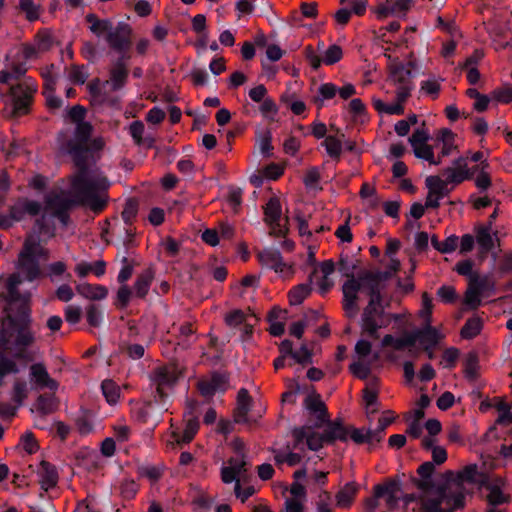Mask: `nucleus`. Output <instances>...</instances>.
<instances>
[{"label":"nucleus","mask_w":512,"mask_h":512,"mask_svg":"<svg viewBox=\"0 0 512 512\" xmlns=\"http://www.w3.org/2000/svg\"><path fill=\"white\" fill-rule=\"evenodd\" d=\"M47 251L35 240L25 241L19 254L17 272L8 280V292L5 299V317L0 329V377L18 371L16 363L5 354L11 353L17 358H23L27 347L33 344L34 334L30 329V294H21L19 285L22 279L33 281L38 278L40 261L47 260Z\"/></svg>","instance_id":"nucleus-1"},{"label":"nucleus","mask_w":512,"mask_h":512,"mask_svg":"<svg viewBox=\"0 0 512 512\" xmlns=\"http://www.w3.org/2000/svg\"><path fill=\"white\" fill-rule=\"evenodd\" d=\"M78 171L73 175L68 199L63 192L51 193L46 202L45 210L54 215H61L72 202L81 203L94 211H100L106 203L105 190L108 182L102 174L94 168L84 166L77 162Z\"/></svg>","instance_id":"nucleus-2"},{"label":"nucleus","mask_w":512,"mask_h":512,"mask_svg":"<svg viewBox=\"0 0 512 512\" xmlns=\"http://www.w3.org/2000/svg\"><path fill=\"white\" fill-rule=\"evenodd\" d=\"M476 472L475 465L467 466L459 473L457 481L449 482L442 488L426 490L421 500L416 503L419 512H453L456 508L463 506V483L472 482Z\"/></svg>","instance_id":"nucleus-3"},{"label":"nucleus","mask_w":512,"mask_h":512,"mask_svg":"<svg viewBox=\"0 0 512 512\" xmlns=\"http://www.w3.org/2000/svg\"><path fill=\"white\" fill-rule=\"evenodd\" d=\"M384 284L381 279L371 273L360 274L357 278L351 277L345 281L342 290L344 295L343 307L349 317L356 316L358 312L357 300L359 294H367L370 299L374 295L381 296Z\"/></svg>","instance_id":"nucleus-4"},{"label":"nucleus","mask_w":512,"mask_h":512,"mask_svg":"<svg viewBox=\"0 0 512 512\" xmlns=\"http://www.w3.org/2000/svg\"><path fill=\"white\" fill-rule=\"evenodd\" d=\"M232 451L235 453L232 456L228 464L223 466L221 469V478L224 483H231L236 481L235 485V494L238 498L241 499L242 502H245L250 496L254 494L253 487H247L244 490H241L239 484V477L245 472V454H244V443L241 439H234L231 442Z\"/></svg>","instance_id":"nucleus-5"},{"label":"nucleus","mask_w":512,"mask_h":512,"mask_svg":"<svg viewBox=\"0 0 512 512\" xmlns=\"http://www.w3.org/2000/svg\"><path fill=\"white\" fill-rule=\"evenodd\" d=\"M397 319V315L385 313L381 296L374 295L361 316L362 334L377 339L379 337L378 330L388 326L392 320Z\"/></svg>","instance_id":"nucleus-6"},{"label":"nucleus","mask_w":512,"mask_h":512,"mask_svg":"<svg viewBox=\"0 0 512 512\" xmlns=\"http://www.w3.org/2000/svg\"><path fill=\"white\" fill-rule=\"evenodd\" d=\"M388 61L390 80L397 86V97L400 101H406L413 89L411 76L412 70L415 69V64L412 61L404 64L391 56H388Z\"/></svg>","instance_id":"nucleus-7"},{"label":"nucleus","mask_w":512,"mask_h":512,"mask_svg":"<svg viewBox=\"0 0 512 512\" xmlns=\"http://www.w3.org/2000/svg\"><path fill=\"white\" fill-rule=\"evenodd\" d=\"M85 109L81 106H74L69 111L70 119L76 123L75 140L69 145L68 151L75 157L87 152L90 148L89 137L92 127L89 123L83 122Z\"/></svg>","instance_id":"nucleus-8"},{"label":"nucleus","mask_w":512,"mask_h":512,"mask_svg":"<svg viewBox=\"0 0 512 512\" xmlns=\"http://www.w3.org/2000/svg\"><path fill=\"white\" fill-rule=\"evenodd\" d=\"M356 360L350 365L352 373L364 379L370 372V366L378 360V353L372 352V345L366 339H360L355 345Z\"/></svg>","instance_id":"nucleus-9"},{"label":"nucleus","mask_w":512,"mask_h":512,"mask_svg":"<svg viewBox=\"0 0 512 512\" xmlns=\"http://www.w3.org/2000/svg\"><path fill=\"white\" fill-rule=\"evenodd\" d=\"M36 90V85L31 79H24L16 86L11 87L13 113L15 115L18 116L27 113L32 96Z\"/></svg>","instance_id":"nucleus-10"},{"label":"nucleus","mask_w":512,"mask_h":512,"mask_svg":"<svg viewBox=\"0 0 512 512\" xmlns=\"http://www.w3.org/2000/svg\"><path fill=\"white\" fill-rule=\"evenodd\" d=\"M264 220L270 226L275 235H284L288 228V218L283 217L280 200L277 197L271 198L264 208Z\"/></svg>","instance_id":"nucleus-11"},{"label":"nucleus","mask_w":512,"mask_h":512,"mask_svg":"<svg viewBox=\"0 0 512 512\" xmlns=\"http://www.w3.org/2000/svg\"><path fill=\"white\" fill-rule=\"evenodd\" d=\"M258 259L263 266L274 270L283 278L290 277L294 273L292 265L284 262L277 250L265 249L258 253Z\"/></svg>","instance_id":"nucleus-12"},{"label":"nucleus","mask_w":512,"mask_h":512,"mask_svg":"<svg viewBox=\"0 0 512 512\" xmlns=\"http://www.w3.org/2000/svg\"><path fill=\"white\" fill-rule=\"evenodd\" d=\"M180 376V371L175 365H166L154 370L151 380L156 386V391L160 397H163L165 390L172 387Z\"/></svg>","instance_id":"nucleus-13"},{"label":"nucleus","mask_w":512,"mask_h":512,"mask_svg":"<svg viewBox=\"0 0 512 512\" xmlns=\"http://www.w3.org/2000/svg\"><path fill=\"white\" fill-rule=\"evenodd\" d=\"M131 35L132 29L128 24L118 23L111 27L105 39L112 49L123 53L131 45Z\"/></svg>","instance_id":"nucleus-14"},{"label":"nucleus","mask_w":512,"mask_h":512,"mask_svg":"<svg viewBox=\"0 0 512 512\" xmlns=\"http://www.w3.org/2000/svg\"><path fill=\"white\" fill-rule=\"evenodd\" d=\"M334 263L330 260L322 262L314 268L312 274L309 276V281L314 283L321 294L328 292L334 285Z\"/></svg>","instance_id":"nucleus-15"},{"label":"nucleus","mask_w":512,"mask_h":512,"mask_svg":"<svg viewBox=\"0 0 512 512\" xmlns=\"http://www.w3.org/2000/svg\"><path fill=\"white\" fill-rule=\"evenodd\" d=\"M428 139V132L422 128L414 131L412 136L409 138V142L416 157L437 165L439 162L435 160L433 148L427 143Z\"/></svg>","instance_id":"nucleus-16"},{"label":"nucleus","mask_w":512,"mask_h":512,"mask_svg":"<svg viewBox=\"0 0 512 512\" xmlns=\"http://www.w3.org/2000/svg\"><path fill=\"white\" fill-rule=\"evenodd\" d=\"M426 187L428 194L425 205L427 208H437L439 201L449 193L448 181L438 176H429L426 178Z\"/></svg>","instance_id":"nucleus-17"},{"label":"nucleus","mask_w":512,"mask_h":512,"mask_svg":"<svg viewBox=\"0 0 512 512\" xmlns=\"http://www.w3.org/2000/svg\"><path fill=\"white\" fill-rule=\"evenodd\" d=\"M40 211V205L35 201L20 200L11 209V219L0 216V226L9 227L12 221H18L22 219L24 214L36 215Z\"/></svg>","instance_id":"nucleus-18"},{"label":"nucleus","mask_w":512,"mask_h":512,"mask_svg":"<svg viewBox=\"0 0 512 512\" xmlns=\"http://www.w3.org/2000/svg\"><path fill=\"white\" fill-rule=\"evenodd\" d=\"M375 495L378 498H383L390 509H394L402 498L403 492L398 482L390 481L385 485L376 486Z\"/></svg>","instance_id":"nucleus-19"},{"label":"nucleus","mask_w":512,"mask_h":512,"mask_svg":"<svg viewBox=\"0 0 512 512\" xmlns=\"http://www.w3.org/2000/svg\"><path fill=\"white\" fill-rule=\"evenodd\" d=\"M305 408L309 413L310 419L315 421V425L319 427L327 421L328 416L326 407L318 395L310 394L305 399Z\"/></svg>","instance_id":"nucleus-20"},{"label":"nucleus","mask_w":512,"mask_h":512,"mask_svg":"<svg viewBox=\"0 0 512 512\" xmlns=\"http://www.w3.org/2000/svg\"><path fill=\"white\" fill-rule=\"evenodd\" d=\"M294 436L298 443L305 441L311 450H318L324 445V443H326L324 435L314 431L309 426L296 429L294 431Z\"/></svg>","instance_id":"nucleus-21"},{"label":"nucleus","mask_w":512,"mask_h":512,"mask_svg":"<svg viewBox=\"0 0 512 512\" xmlns=\"http://www.w3.org/2000/svg\"><path fill=\"white\" fill-rule=\"evenodd\" d=\"M251 398L245 389H241L237 396V408L235 410V421L237 423H255L256 418L249 415Z\"/></svg>","instance_id":"nucleus-22"},{"label":"nucleus","mask_w":512,"mask_h":512,"mask_svg":"<svg viewBox=\"0 0 512 512\" xmlns=\"http://www.w3.org/2000/svg\"><path fill=\"white\" fill-rule=\"evenodd\" d=\"M418 340V335L413 332H408L400 337H394L387 334L383 337L381 345L383 348L391 347L394 350L400 351L406 348H412Z\"/></svg>","instance_id":"nucleus-23"},{"label":"nucleus","mask_w":512,"mask_h":512,"mask_svg":"<svg viewBox=\"0 0 512 512\" xmlns=\"http://www.w3.org/2000/svg\"><path fill=\"white\" fill-rule=\"evenodd\" d=\"M37 475L42 490L49 491L57 485L58 473L55 467L46 461L39 464Z\"/></svg>","instance_id":"nucleus-24"},{"label":"nucleus","mask_w":512,"mask_h":512,"mask_svg":"<svg viewBox=\"0 0 512 512\" xmlns=\"http://www.w3.org/2000/svg\"><path fill=\"white\" fill-rule=\"evenodd\" d=\"M473 172L467 167L466 159L460 158L455 162V166L447 169L444 173L445 179L449 184H459L469 179Z\"/></svg>","instance_id":"nucleus-25"},{"label":"nucleus","mask_w":512,"mask_h":512,"mask_svg":"<svg viewBox=\"0 0 512 512\" xmlns=\"http://www.w3.org/2000/svg\"><path fill=\"white\" fill-rule=\"evenodd\" d=\"M30 375L32 381H34L39 388H48L54 391L58 387L57 382L49 376L46 368L40 363L31 366Z\"/></svg>","instance_id":"nucleus-26"},{"label":"nucleus","mask_w":512,"mask_h":512,"mask_svg":"<svg viewBox=\"0 0 512 512\" xmlns=\"http://www.w3.org/2000/svg\"><path fill=\"white\" fill-rule=\"evenodd\" d=\"M476 241L480 247L481 253H488L494 247L496 233H492L491 223L487 226H479L475 229Z\"/></svg>","instance_id":"nucleus-27"},{"label":"nucleus","mask_w":512,"mask_h":512,"mask_svg":"<svg viewBox=\"0 0 512 512\" xmlns=\"http://www.w3.org/2000/svg\"><path fill=\"white\" fill-rule=\"evenodd\" d=\"M348 430H349L348 439L353 440L357 444L368 443L370 445H373L375 443L380 442L382 439L380 432H375L372 430L357 429V428H353V427H348Z\"/></svg>","instance_id":"nucleus-28"},{"label":"nucleus","mask_w":512,"mask_h":512,"mask_svg":"<svg viewBox=\"0 0 512 512\" xmlns=\"http://www.w3.org/2000/svg\"><path fill=\"white\" fill-rule=\"evenodd\" d=\"M327 474L328 472L311 470L307 465H305V467L294 472V478L295 480H300L308 476L310 484L321 487L327 482Z\"/></svg>","instance_id":"nucleus-29"},{"label":"nucleus","mask_w":512,"mask_h":512,"mask_svg":"<svg viewBox=\"0 0 512 512\" xmlns=\"http://www.w3.org/2000/svg\"><path fill=\"white\" fill-rule=\"evenodd\" d=\"M413 334L418 335L417 342H419L427 351L442 337L438 330L433 328L431 325L424 326L423 329L415 331Z\"/></svg>","instance_id":"nucleus-30"},{"label":"nucleus","mask_w":512,"mask_h":512,"mask_svg":"<svg viewBox=\"0 0 512 512\" xmlns=\"http://www.w3.org/2000/svg\"><path fill=\"white\" fill-rule=\"evenodd\" d=\"M338 88L333 83H323L315 91L312 102L321 109L326 100H330L337 94Z\"/></svg>","instance_id":"nucleus-31"},{"label":"nucleus","mask_w":512,"mask_h":512,"mask_svg":"<svg viewBox=\"0 0 512 512\" xmlns=\"http://www.w3.org/2000/svg\"><path fill=\"white\" fill-rule=\"evenodd\" d=\"M77 292L90 300H102L106 298L108 294V290L106 287L102 285H92L88 283H82L77 285Z\"/></svg>","instance_id":"nucleus-32"},{"label":"nucleus","mask_w":512,"mask_h":512,"mask_svg":"<svg viewBox=\"0 0 512 512\" xmlns=\"http://www.w3.org/2000/svg\"><path fill=\"white\" fill-rule=\"evenodd\" d=\"M250 318V316H247V314L241 310H233L226 315L225 321L231 327H237L243 324L244 332L248 334L251 332L253 326V323L250 322Z\"/></svg>","instance_id":"nucleus-33"},{"label":"nucleus","mask_w":512,"mask_h":512,"mask_svg":"<svg viewBox=\"0 0 512 512\" xmlns=\"http://www.w3.org/2000/svg\"><path fill=\"white\" fill-rule=\"evenodd\" d=\"M226 380L223 376L213 375L210 380H202L198 387L204 396H209L218 390H224Z\"/></svg>","instance_id":"nucleus-34"},{"label":"nucleus","mask_w":512,"mask_h":512,"mask_svg":"<svg viewBox=\"0 0 512 512\" xmlns=\"http://www.w3.org/2000/svg\"><path fill=\"white\" fill-rule=\"evenodd\" d=\"M198 428H199L198 421L195 418L190 417L186 421L185 428H184L183 434L181 436L179 434H177L176 432L172 433L174 441L177 444L191 442L192 439L194 438V436L196 435Z\"/></svg>","instance_id":"nucleus-35"},{"label":"nucleus","mask_w":512,"mask_h":512,"mask_svg":"<svg viewBox=\"0 0 512 512\" xmlns=\"http://www.w3.org/2000/svg\"><path fill=\"white\" fill-rule=\"evenodd\" d=\"M405 101H400L396 96V100L392 103H385L380 99H374L373 104L375 109L379 113H386L388 115H401L404 113L403 103Z\"/></svg>","instance_id":"nucleus-36"},{"label":"nucleus","mask_w":512,"mask_h":512,"mask_svg":"<svg viewBox=\"0 0 512 512\" xmlns=\"http://www.w3.org/2000/svg\"><path fill=\"white\" fill-rule=\"evenodd\" d=\"M87 21L90 23V30L97 36L105 35L107 36L108 32L111 30L113 26L112 22L108 19H98L95 15H88Z\"/></svg>","instance_id":"nucleus-37"},{"label":"nucleus","mask_w":512,"mask_h":512,"mask_svg":"<svg viewBox=\"0 0 512 512\" xmlns=\"http://www.w3.org/2000/svg\"><path fill=\"white\" fill-rule=\"evenodd\" d=\"M357 488L354 484H346L337 494L336 503L341 508H348L353 502Z\"/></svg>","instance_id":"nucleus-38"},{"label":"nucleus","mask_w":512,"mask_h":512,"mask_svg":"<svg viewBox=\"0 0 512 512\" xmlns=\"http://www.w3.org/2000/svg\"><path fill=\"white\" fill-rule=\"evenodd\" d=\"M349 435L348 427L340 424H330L325 430V441L330 442L334 440L347 441Z\"/></svg>","instance_id":"nucleus-39"},{"label":"nucleus","mask_w":512,"mask_h":512,"mask_svg":"<svg viewBox=\"0 0 512 512\" xmlns=\"http://www.w3.org/2000/svg\"><path fill=\"white\" fill-rule=\"evenodd\" d=\"M310 293H311L310 284H307V283L299 284V285L293 287L289 291V293H288L289 302L292 305H299L310 295Z\"/></svg>","instance_id":"nucleus-40"},{"label":"nucleus","mask_w":512,"mask_h":512,"mask_svg":"<svg viewBox=\"0 0 512 512\" xmlns=\"http://www.w3.org/2000/svg\"><path fill=\"white\" fill-rule=\"evenodd\" d=\"M101 388L103 395L109 404H115L119 400L120 388L115 382L105 380L103 381Z\"/></svg>","instance_id":"nucleus-41"},{"label":"nucleus","mask_w":512,"mask_h":512,"mask_svg":"<svg viewBox=\"0 0 512 512\" xmlns=\"http://www.w3.org/2000/svg\"><path fill=\"white\" fill-rule=\"evenodd\" d=\"M19 9L25 14L29 21H35L40 16V7L34 2V0H20Z\"/></svg>","instance_id":"nucleus-42"},{"label":"nucleus","mask_w":512,"mask_h":512,"mask_svg":"<svg viewBox=\"0 0 512 512\" xmlns=\"http://www.w3.org/2000/svg\"><path fill=\"white\" fill-rule=\"evenodd\" d=\"M274 460L277 465L287 464L288 466H296L301 463L302 458L298 453L277 451L274 454Z\"/></svg>","instance_id":"nucleus-43"},{"label":"nucleus","mask_w":512,"mask_h":512,"mask_svg":"<svg viewBox=\"0 0 512 512\" xmlns=\"http://www.w3.org/2000/svg\"><path fill=\"white\" fill-rule=\"evenodd\" d=\"M425 428L430 436L423 438L422 445L429 449L435 443L433 436L437 435L441 431V424L436 419H430L426 422Z\"/></svg>","instance_id":"nucleus-44"},{"label":"nucleus","mask_w":512,"mask_h":512,"mask_svg":"<svg viewBox=\"0 0 512 512\" xmlns=\"http://www.w3.org/2000/svg\"><path fill=\"white\" fill-rule=\"evenodd\" d=\"M363 399L368 413L377 411V395L378 391L374 385L367 386L363 392Z\"/></svg>","instance_id":"nucleus-45"},{"label":"nucleus","mask_w":512,"mask_h":512,"mask_svg":"<svg viewBox=\"0 0 512 512\" xmlns=\"http://www.w3.org/2000/svg\"><path fill=\"white\" fill-rule=\"evenodd\" d=\"M481 302V289L477 283H471L465 294V303L471 308H476Z\"/></svg>","instance_id":"nucleus-46"},{"label":"nucleus","mask_w":512,"mask_h":512,"mask_svg":"<svg viewBox=\"0 0 512 512\" xmlns=\"http://www.w3.org/2000/svg\"><path fill=\"white\" fill-rule=\"evenodd\" d=\"M439 140L442 142V155H449L455 148L454 134L448 129H443L439 133Z\"/></svg>","instance_id":"nucleus-47"},{"label":"nucleus","mask_w":512,"mask_h":512,"mask_svg":"<svg viewBox=\"0 0 512 512\" xmlns=\"http://www.w3.org/2000/svg\"><path fill=\"white\" fill-rule=\"evenodd\" d=\"M482 323L478 318L469 319L461 330L463 338H473L481 331Z\"/></svg>","instance_id":"nucleus-48"},{"label":"nucleus","mask_w":512,"mask_h":512,"mask_svg":"<svg viewBox=\"0 0 512 512\" xmlns=\"http://www.w3.org/2000/svg\"><path fill=\"white\" fill-rule=\"evenodd\" d=\"M478 369H479V365H478L477 356L472 353L469 354L466 357L465 363H464L465 376L470 380L476 379V377L478 375Z\"/></svg>","instance_id":"nucleus-49"},{"label":"nucleus","mask_w":512,"mask_h":512,"mask_svg":"<svg viewBox=\"0 0 512 512\" xmlns=\"http://www.w3.org/2000/svg\"><path fill=\"white\" fill-rule=\"evenodd\" d=\"M27 394V383L25 381L17 380L13 386L12 400L17 404V406H20L22 405L24 399L27 397Z\"/></svg>","instance_id":"nucleus-50"},{"label":"nucleus","mask_w":512,"mask_h":512,"mask_svg":"<svg viewBox=\"0 0 512 512\" xmlns=\"http://www.w3.org/2000/svg\"><path fill=\"white\" fill-rule=\"evenodd\" d=\"M343 52L340 46L331 45L326 49L322 56L323 63L326 65H332L338 62L342 58Z\"/></svg>","instance_id":"nucleus-51"},{"label":"nucleus","mask_w":512,"mask_h":512,"mask_svg":"<svg viewBox=\"0 0 512 512\" xmlns=\"http://www.w3.org/2000/svg\"><path fill=\"white\" fill-rule=\"evenodd\" d=\"M26 72V68L20 65H14L11 70H3L0 72V83H10L11 80L16 79Z\"/></svg>","instance_id":"nucleus-52"},{"label":"nucleus","mask_w":512,"mask_h":512,"mask_svg":"<svg viewBox=\"0 0 512 512\" xmlns=\"http://www.w3.org/2000/svg\"><path fill=\"white\" fill-rule=\"evenodd\" d=\"M433 304L431 298L425 293L422 296V308L419 316L424 320V326L431 324Z\"/></svg>","instance_id":"nucleus-53"},{"label":"nucleus","mask_w":512,"mask_h":512,"mask_svg":"<svg viewBox=\"0 0 512 512\" xmlns=\"http://www.w3.org/2000/svg\"><path fill=\"white\" fill-rule=\"evenodd\" d=\"M327 153L331 157H339L342 152L341 141L333 136H328L323 142Z\"/></svg>","instance_id":"nucleus-54"},{"label":"nucleus","mask_w":512,"mask_h":512,"mask_svg":"<svg viewBox=\"0 0 512 512\" xmlns=\"http://www.w3.org/2000/svg\"><path fill=\"white\" fill-rule=\"evenodd\" d=\"M492 98L502 104L512 102V86L505 85L492 92Z\"/></svg>","instance_id":"nucleus-55"},{"label":"nucleus","mask_w":512,"mask_h":512,"mask_svg":"<svg viewBox=\"0 0 512 512\" xmlns=\"http://www.w3.org/2000/svg\"><path fill=\"white\" fill-rule=\"evenodd\" d=\"M127 78V70L124 66L119 65L113 69L111 74V84L114 89L120 88Z\"/></svg>","instance_id":"nucleus-56"},{"label":"nucleus","mask_w":512,"mask_h":512,"mask_svg":"<svg viewBox=\"0 0 512 512\" xmlns=\"http://www.w3.org/2000/svg\"><path fill=\"white\" fill-rule=\"evenodd\" d=\"M150 284L151 277L149 275L140 276L134 285L135 294L138 297H144L149 290Z\"/></svg>","instance_id":"nucleus-57"},{"label":"nucleus","mask_w":512,"mask_h":512,"mask_svg":"<svg viewBox=\"0 0 512 512\" xmlns=\"http://www.w3.org/2000/svg\"><path fill=\"white\" fill-rule=\"evenodd\" d=\"M260 111L265 117L273 119L277 114L278 109L275 102L271 98L267 97L260 102Z\"/></svg>","instance_id":"nucleus-58"},{"label":"nucleus","mask_w":512,"mask_h":512,"mask_svg":"<svg viewBox=\"0 0 512 512\" xmlns=\"http://www.w3.org/2000/svg\"><path fill=\"white\" fill-rule=\"evenodd\" d=\"M20 446L28 454H33L38 449L36 440L31 433H26L22 436V438L20 440Z\"/></svg>","instance_id":"nucleus-59"},{"label":"nucleus","mask_w":512,"mask_h":512,"mask_svg":"<svg viewBox=\"0 0 512 512\" xmlns=\"http://www.w3.org/2000/svg\"><path fill=\"white\" fill-rule=\"evenodd\" d=\"M69 79L76 84H83L87 79V73L83 67L72 66L69 70Z\"/></svg>","instance_id":"nucleus-60"},{"label":"nucleus","mask_w":512,"mask_h":512,"mask_svg":"<svg viewBox=\"0 0 512 512\" xmlns=\"http://www.w3.org/2000/svg\"><path fill=\"white\" fill-rule=\"evenodd\" d=\"M459 357V351L455 348H449L444 351L441 364L445 368H452Z\"/></svg>","instance_id":"nucleus-61"},{"label":"nucleus","mask_w":512,"mask_h":512,"mask_svg":"<svg viewBox=\"0 0 512 512\" xmlns=\"http://www.w3.org/2000/svg\"><path fill=\"white\" fill-rule=\"evenodd\" d=\"M421 91L432 98H436L440 91V84L436 80L423 81L421 83Z\"/></svg>","instance_id":"nucleus-62"},{"label":"nucleus","mask_w":512,"mask_h":512,"mask_svg":"<svg viewBox=\"0 0 512 512\" xmlns=\"http://www.w3.org/2000/svg\"><path fill=\"white\" fill-rule=\"evenodd\" d=\"M257 145L260 150V152L265 155L269 156L271 154V151L273 149L271 144V135L269 132H265L263 135L259 137L257 140Z\"/></svg>","instance_id":"nucleus-63"},{"label":"nucleus","mask_w":512,"mask_h":512,"mask_svg":"<svg viewBox=\"0 0 512 512\" xmlns=\"http://www.w3.org/2000/svg\"><path fill=\"white\" fill-rule=\"evenodd\" d=\"M320 179L319 170L316 167L308 169L304 175L303 181L306 187L314 188L317 186Z\"/></svg>","instance_id":"nucleus-64"}]
</instances>
